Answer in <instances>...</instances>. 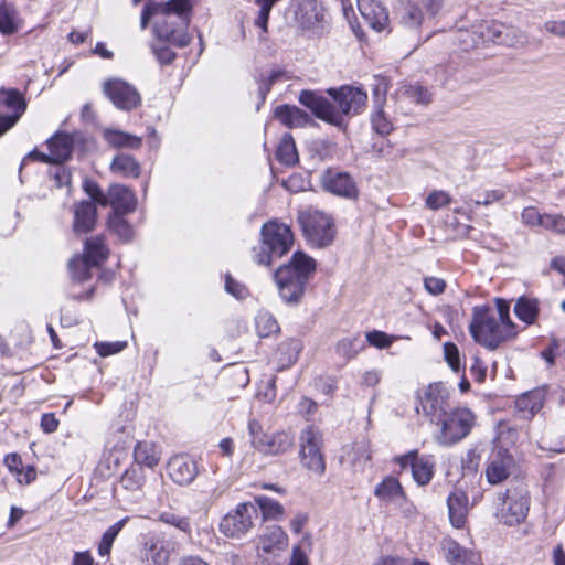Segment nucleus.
Here are the masks:
<instances>
[{
	"instance_id": "nucleus-23",
	"label": "nucleus",
	"mask_w": 565,
	"mask_h": 565,
	"mask_svg": "<svg viewBox=\"0 0 565 565\" xmlns=\"http://www.w3.org/2000/svg\"><path fill=\"white\" fill-rule=\"evenodd\" d=\"M441 548L446 561L450 565H478L480 561L478 553L461 546L451 539H445Z\"/></svg>"
},
{
	"instance_id": "nucleus-16",
	"label": "nucleus",
	"mask_w": 565,
	"mask_h": 565,
	"mask_svg": "<svg viewBox=\"0 0 565 565\" xmlns=\"http://www.w3.org/2000/svg\"><path fill=\"white\" fill-rule=\"evenodd\" d=\"M398 462L402 467L411 466L413 479L419 486H426L433 479L435 462L429 456H418L417 451H409L399 457Z\"/></svg>"
},
{
	"instance_id": "nucleus-36",
	"label": "nucleus",
	"mask_w": 565,
	"mask_h": 565,
	"mask_svg": "<svg viewBox=\"0 0 565 565\" xmlns=\"http://www.w3.org/2000/svg\"><path fill=\"white\" fill-rule=\"evenodd\" d=\"M539 305L536 298L522 296L514 305V313L522 322L533 324L539 316Z\"/></svg>"
},
{
	"instance_id": "nucleus-29",
	"label": "nucleus",
	"mask_w": 565,
	"mask_h": 565,
	"mask_svg": "<svg viewBox=\"0 0 565 565\" xmlns=\"http://www.w3.org/2000/svg\"><path fill=\"white\" fill-rule=\"evenodd\" d=\"M399 23L409 30L419 28L425 19V13L418 2H403L397 9Z\"/></svg>"
},
{
	"instance_id": "nucleus-18",
	"label": "nucleus",
	"mask_w": 565,
	"mask_h": 565,
	"mask_svg": "<svg viewBox=\"0 0 565 565\" xmlns=\"http://www.w3.org/2000/svg\"><path fill=\"white\" fill-rule=\"evenodd\" d=\"M295 437L291 433L281 430L262 435L255 440V449L264 455L277 456L294 447Z\"/></svg>"
},
{
	"instance_id": "nucleus-44",
	"label": "nucleus",
	"mask_w": 565,
	"mask_h": 565,
	"mask_svg": "<svg viewBox=\"0 0 565 565\" xmlns=\"http://www.w3.org/2000/svg\"><path fill=\"white\" fill-rule=\"evenodd\" d=\"M311 550V535L309 533H305L300 543L292 547L291 557L287 565H309L308 554Z\"/></svg>"
},
{
	"instance_id": "nucleus-60",
	"label": "nucleus",
	"mask_w": 565,
	"mask_h": 565,
	"mask_svg": "<svg viewBox=\"0 0 565 565\" xmlns=\"http://www.w3.org/2000/svg\"><path fill=\"white\" fill-rule=\"evenodd\" d=\"M495 305H497V311H498V317L497 320H500L502 321L503 324H509L511 328H513V330H515V324L511 321L510 317H509V311H510V305L508 301L503 300V299H495Z\"/></svg>"
},
{
	"instance_id": "nucleus-54",
	"label": "nucleus",
	"mask_w": 565,
	"mask_h": 565,
	"mask_svg": "<svg viewBox=\"0 0 565 565\" xmlns=\"http://www.w3.org/2000/svg\"><path fill=\"white\" fill-rule=\"evenodd\" d=\"M545 230L565 236V216L556 213H546Z\"/></svg>"
},
{
	"instance_id": "nucleus-14",
	"label": "nucleus",
	"mask_w": 565,
	"mask_h": 565,
	"mask_svg": "<svg viewBox=\"0 0 565 565\" xmlns=\"http://www.w3.org/2000/svg\"><path fill=\"white\" fill-rule=\"evenodd\" d=\"M513 466V457L507 449L494 445L488 455L484 475L490 484H499L510 476Z\"/></svg>"
},
{
	"instance_id": "nucleus-40",
	"label": "nucleus",
	"mask_w": 565,
	"mask_h": 565,
	"mask_svg": "<svg viewBox=\"0 0 565 565\" xmlns=\"http://www.w3.org/2000/svg\"><path fill=\"white\" fill-rule=\"evenodd\" d=\"M107 248L104 239L99 236L90 237L85 242L84 257L90 262L92 265L98 266L107 258Z\"/></svg>"
},
{
	"instance_id": "nucleus-57",
	"label": "nucleus",
	"mask_w": 565,
	"mask_h": 565,
	"mask_svg": "<svg viewBox=\"0 0 565 565\" xmlns=\"http://www.w3.org/2000/svg\"><path fill=\"white\" fill-rule=\"evenodd\" d=\"M444 355H445V359H446L448 365L454 371L460 370L459 350L454 343L447 342L444 344Z\"/></svg>"
},
{
	"instance_id": "nucleus-2",
	"label": "nucleus",
	"mask_w": 565,
	"mask_h": 565,
	"mask_svg": "<svg viewBox=\"0 0 565 565\" xmlns=\"http://www.w3.org/2000/svg\"><path fill=\"white\" fill-rule=\"evenodd\" d=\"M189 0H169L157 3V20L153 23L154 34L166 42L180 47L189 45L191 36L188 33L190 23Z\"/></svg>"
},
{
	"instance_id": "nucleus-7",
	"label": "nucleus",
	"mask_w": 565,
	"mask_h": 565,
	"mask_svg": "<svg viewBox=\"0 0 565 565\" xmlns=\"http://www.w3.org/2000/svg\"><path fill=\"white\" fill-rule=\"evenodd\" d=\"M476 423L473 413L459 407L449 413H445L437 422L440 426L437 436L438 443L444 446H450L467 437Z\"/></svg>"
},
{
	"instance_id": "nucleus-5",
	"label": "nucleus",
	"mask_w": 565,
	"mask_h": 565,
	"mask_svg": "<svg viewBox=\"0 0 565 565\" xmlns=\"http://www.w3.org/2000/svg\"><path fill=\"white\" fill-rule=\"evenodd\" d=\"M294 235L289 226L268 222L262 228V243L253 249V259L258 265L269 266L274 258H280L291 247Z\"/></svg>"
},
{
	"instance_id": "nucleus-32",
	"label": "nucleus",
	"mask_w": 565,
	"mask_h": 565,
	"mask_svg": "<svg viewBox=\"0 0 565 565\" xmlns=\"http://www.w3.org/2000/svg\"><path fill=\"white\" fill-rule=\"evenodd\" d=\"M354 471H362L371 460V449L366 441H356L343 457Z\"/></svg>"
},
{
	"instance_id": "nucleus-8",
	"label": "nucleus",
	"mask_w": 565,
	"mask_h": 565,
	"mask_svg": "<svg viewBox=\"0 0 565 565\" xmlns=\"http://www.w3.org/2000/svg\"><path fill=\"white\" fill-rule=\"evenodd\" d=\"M299 222L307 241L315 246L329 245L335 235L332 217L318 210H307L299 214Z\"/></svg>"
},
{
	"instance_id": "nucleus-24",
	"label": "nucleus",
	"mask_w": 565,
	"mask_h": 565,
	"mask_svg": "<svg viewBox=\"0 0 565 565\" xmlns=\"http://www.w3.org/2000/svg\"><path fill=\"white\" fill-rule=\"evenodd\" d=\"M135 194L125 185L114 184L110 186V206L113 215H125L136 209Z\"/></svg>"
},
{
	"instance_id": "nucleus-6",
	"label": "nucleus",
	"mask_w": 565,
	"mask_h": 565,
	"mask_svg": "<svg viewBox=\"0 0 565 565\" xmlns=\"http://www.w3.org/2000/svg\"><path fill=\"white\" fill-rule=\"evenodd\" d=\"M498 501L495 515L501 523L513 526L525 520L530 507L525 487L508 488L504 493L499 495Z\"/></svg>"
},
{
	"instance_id": "nucleus-46",
	"label": "nucleus",
	"mask_w": 565,
	"mask_h": 565,
	"mask_svg": "<svg viewBox=\"0 0 565 565\" xmlns=\"http://www.w3.org/2000/svg\"><path fill=\"white\" fill-rule=\"evenodd\" d=\"M127 521L128 518H124L106 530L98 545V554L100 556H107L110 553L114 541L116 540L117 535L122 530Z\"/></svg>"
},
{
	"instance_id": "nucleus-22",
	"label": "nucleus",
	"mask_w": 565,
	"mask_h": 565,
	"mask_svg": "<svg viewBox=\"0 0 565 565\" xmlns=\"http://www.w3.org/2000/svg\"><path fill=\"white\" fill-rule=\"evenodd\" d=\"M359 11L373 30L381 32L388 25L387 10L375 0H358Z\"/></svg>"
},
{
	"instance_id": "nucleus-43",
	"label": "nucleus",
	"mask_w": 565,
	"mask_h": 565,
	"mask_svg": "<svg viewBox=\"0 0 565 565\" xmlns=\"http://www.w3.org/2000/svg\"><path fill=\"white\" fill-rule=\"evenodd\" d=\"M255 503L259 507L264 520H280L285 514V508L266 495H256Z\"/></svg>"
},
{
	"instance_id": "nucleus-12",
	"label": "nucleus",
	"mask_w": 565,
	"mask_h": 565,
	"mask_svg": "<svg viewBox=\"0 0 565 565\" xmlns=\"http://www.w3.org/2000/svg\"><path fill=\"white\" fill-rule=\"evenodd\" d=\"M479 34L482 42H492L508 46L523 44L526 41L525 35L519 29L497 21L481 24L479 26Z\"/></svg>"
},
{
	"instance_id": "nucleus-20",
	"label": "nucleus",
	"mask_w": 565,
	"mask_h": 565,
	"mask_svg": "<svg viewBox=\"0 0 565 565\" xmlns=\"http://www.w3.org/2000/svg\"><path fill=\"white\" fill-rule=\"evenodd\" d=\"M173 552V542L152 536L145 543L146 565H168Z\"/></svg>"
},
{
	"instance_id": "nucleus-42",
	"label": "nucleus",
	"mask_w": 565,
	"mask_h": 565,
	"mask_svg": "<svg viewBox=\"0 0 565 565\" xmlns=\"http://www.w3.org/2000/svg\"><path fill=\"white\" fill-rule=\"evenodd\" d=\"M20 29V20L14 7L10 4L0 6V32L2 34H13Z\"/></svg>"
},
{
	"instance_id": "nucleus-50",
	"label": "nucleus",
	"mask_w": 565,
	"mask_h": 565,
	"mask_svg": "<svg viewBox=\"0 0 565 565\" xmlns=\"http://www.w3.org/2000/svg\"><path fill=\"white\" fill-rule=\"evenodd\" d=\"M371 124L379 135H388L393 130V122L379 105L371 115Z\"/></svg>"
},
{
	"instance_id": "nucleus-35",
	"label": "nucleus",
	"mask_w": 565,
	"mask_h": 565,
	"mask_svg": "<svg viewBox=\"0 0 565 565\" xmlns=\"http://www.w3.org/2000/svg\"><path fill=\"white\" fill-rule=\"evenodd\" d=\"M544 393L542 391H531L523 394L516 399L515 406L524 418L531 417L536 414L544 404Z\"/></svg>"
},
{
	"instance_id": "nucleus-28",
	"label": "nucleus",
	"mask_w": 565,
	"mask_h": 565,
	"mask_svg": "<svg viewBox=\"0 0 565 565\" xmlns=\"http://www.w3.org/2000/svg\"><path fill=\"white\" fill-rule=\"evenodd\" d=\"M47 148L52 163H61L70 158L73 139L66 134H56L47 141Z\"/></svg>"
},
{
	"instance_id": "nucleus-21",
	"label": "nucleus",
	"mask_w": 565,
	"mask_h": 565,
	"mask_svg": "<svg viewBox=\"0 0 565 565\" xmlns=\"http://www.w3.org/2000/svg\"><path fill=\"white\" fill-rule=\"evenodd\" d=\"M448 516L451 525L462 529L469 511L468 494L461 489L452 490L447 497Z\"/></svg>"
},
{
	"instance_id": "nucleus-26",
	"label": "nucleus",
	"mask_w": 565,
	"mask_h": 565,
	"mask_svg": "<svg viewBox=\"0 0 565 565\" xmlns=\"http://www.w3.org/2000/svg\"><path fill=\"white\" fill-rule=\"evenodd\" d=\"M374 495L385 503H397L405 501V492L399 481L394 477L384 478L375 488Z\"/></svg>"
},
{
	"instance_id": "nucleus-11",
	"label": "nucleus",
	"mask_w": 565,
	"mask_h": 565,
	"mask_svg": "<svg viewBox=\"0 0 565 565\" xmlns=\"http://www.w3.org/2000/svg\"><path fill=\"white\" fill-rule=\"evenodd\" d=\"M417 413H423L431 422L439 419L446 413L448 392L440 383L428 385L418 396Z\"/></svg>"
},
{
	"instance_id": "nucleus-15",
	"label": "nucleus",
	"mask_w": 565,
	"mask_h": 565,
	"mask_svg": "<svg viewBox=\"0 0 565 565\" xmlns=\"http://www.w3.org/2000/svg\"><path fill=\"white\" fill-rule=\"evenodd\" d=\"M322 188L341 198L354 200L359 196V189L353 178L342 171L328 169L321 175Z\"/></svg>"
},
{
	"instance_id": "nucleus-41",
	"label": "nucleus",
	"mask_w": 565,
	"mask_h": 565,
	"mask_svg": "<svg viewBox=\"0 0 565 565\" xmlns=\"http://www.w3.org/2000/svg\"><path fill=\"white\" fill-rule=\"evenodd\" d=\"M276 158L286 166L295 164L298 161V153L291 135L285 134L282 136L277 147Z\"/></svg>"
},
{
	"instance_id": "nucleus-27",
	"label": "nucleus",
	"mask_w": 565,
	"mask_h": 565,
	"mask_svg": "<svg viewBox=\"0 0 565 565\" xmlns=\"http://www.w3.org/2000/svg\"><path fill=\"white\" fill-rule=\"evenodd\" d=\"M275 117L288 128L305 127L311 121L310 116L296 106L281 105L275 109Z\"/></svg>"
},
{
	"instance_id": "nucleus-17",
	"label": "nucleus",
	"mask_w": 565,
	"mask_h": 565,
	"mask_svg": "<svg viewBox=\"0 0 565 565\" xmlns=\"http://www.w3.org/2000/svg\"><path fill=\"white\" fill-rule=\"evenodd\" d=\"M288 544L289 537L281 526H268L258 537L257 554L259 557L279 555L288 547Z\"/></svg>"
},
{
	"instance_id": "nucleus-47",
	"label": "nucleus",
	"mask_w": 565,
	"mask_h": 565,
	"mask_svg": "<svg viewBox=\"0 0 565 565\" xmlns=\"http://www.w3.org/2000/svg\"><path fill=\"white\" fill-rule=\"evenodd\" d=\"M96 267L92 265L87 258L75 256L68 263L70 273L72 278L76 281H84L90 278V268Z\"/></svg>"
},
{
	"instance_id": "nucleus-10",
	"label": "nucleus",
	"mask_w": 565,
	"mask_h": 565,
	"mask_svg": "<svg viewBox=\"0 0 565 565\" xmlns=\"http://www.w3.org/2000/svg\"><path fill=\"white\" fill-rule=\"evenodd\" d=\"M256 518L257 509L253 503H239L234 511L222 519L220 531L227 537L239 539L254 526Z\"/></svg>"
},
{
	"instance_id": "nucleus-55",
	"label": "nucleus",
	"mask_w": 565,
	"mask_h": 565,
	"mask_svg": "<svg viewBox=\"0 0 565 565\" xmlns=\"http://www.w3.org/2000/svg\"><path fill=\"white\" fill-rule=\"evenodd\" d=\"M127 345L126 341H115V342H96L95 349L100 356H108L111 354L119 353Z\"/></svg>"
},
{
	"instance_id": "nucleus-48",
	"label": "nucleus",
	"mask_w": 565,
	"mask_h": 565,
	"mask_svg": "<svg viewBox=\"0 0 565 565\" xmlns=\"http://www.w3.org/2000/svg\"><path fill=\"white\" fill-rule=\"evenodd\" d=\"M158 521L167 525L173 526L185 534L191 533L190 519L188 516L180 515L172 510L159 513Z\"/></svg>"
},
{
	"instance_id": "nucleus-38",
	"label": "nucleus",
	"mask_w": 565,
	"mask_h": 565,
	"mask_svg": "<svg viewBox=\"0 0 565 565\" xmlns=\"http://www.w3.org/2000/svg\"><path fill=\"white\" fill-rule=\"evenodd\" d=\"M135 460L137 463L153 468L160 460V451L158 447L148 441L138 443L134 451Z\"/></svg>"
},
{
	"instance_id": "nucleus-33",
	"label": "nucleus",
	"mask_w": 565,
	"mask_h": 565,
	"mask_svg": "<svg viewBox=\"0 0 565 565\" xmlns=\"http://www.w3.org/2000/svg\"><path fill=\"white\" fill-rule=\"evenodd\" d=\"M103 137L114 148L138 149L141 146L140 137L117 129H105Z\"/></svg>"
},
{
	"instance_id": "nucleus-53",
	"label": "nucleus",
	"mask_w": 565,
	"mask_h": 565,
	"mask_svg": "<svg viewBox=\"0 0 565 565\" xmlns=\"http://www.w3.org/2000/svg\"><path fill=\"white\" fill-rule=\"evenodd\" d=\"M276 1L277 0H255L256 4L259 7V13L255 20V24L259 26L264 32L267 31L269 13Z\"/></svg>"
},
{
	"instance_id": "nucleus-37",
	"label": "nucleus",
	"mask_w": 565,
	"mask_h": 565,
	"mask_svg": "<svg viewBox=\"0 0 565 565\" xmlns=\"http://www.w3.org/2000/svg\"><path fill=\"white\" fill-rule=\"evenodd\" d=\"M110 171L125 178H138L140 174V166L136 159L129 154H117L111 163Z\"/></svg>"
},
{
	"instance_id": "nucleus-34",
	"label": "nucleus",
	"mask_w": 565,
	"mask_h": 565,
	"mask_svg": "<svg viewBox=\"0 0 565 565\" xmlns=\"http://www.w3.org/2000/svg\"><path fill=\"white\" fill-rule=\"evenodd\" d=\"M364 348L365 343L360 333L340 339L334 347L337 354L345 362L355 358Z\"/></svg>"
},
{
	"instance_id": "nucleus-52",
	"label": "nucleus",
	"mask_w": 565,
	"mask_h": 565,
	"mask_svg": "<svg viewBox=\"0 0 565 565\" xmlns=\"http://www.w3.org/2000/svg\"><path fill=\"white\" fill-rule=\"evenodd\" d=\"M522 222L530 226H542L545 228L546 214H541L536 207L527 206L522 211Z\"/></svg>"
},
{
	"instance_id": "nucleus-30",
	"label": "nucleus",
	"mask_w": 565,
	"mask_h": 565,
	"mask_svg": "<svg viewBox=\"0 0 565 565\" xmlns=\"http://www.w3.org/2000/svg\"><path fill=\"white\" fill-rule=\"evenodd\" d=\"M297 20L305 26L311 28L323 20V9L316 0H301L296 10Z\"/></svg>"
},
{
	"instance_id": "nucleus-4",
	"label": "nucleus",
	"mask_w": 565,
	"mask_h": 565,
	"mask_svg": "<svg viewBox=\"0 0 565 565\" xmlns=\"http://www.w3.org/2000/svg\"><path fill=\"white\" fill-rule=\"evenodd\" d=\"M469 331L477 343L489 350H495L502 342L516 335L513 328L497 320L488 306L473 307Z\"/></svg>"
},
{
	"instance_id": "nucleus-25",
	"label": "nucleus",
	"mask_w": 565,
	"mask_h": 565,
	"mask_svg": "<svg viewBox=\"0 0 565 565\" xmlns=\"http://www.w3.org/2000/svg\"><path fill=\"white\" fill-rule=\"evenodd\" d=\"M96 206L93 202L83 201L74 210V231L77 234H86L93 231L96 223Z\"/></svg>"
},
{
	"instance_id": "nucleus-49",
	"label": "nucleus",
	"mask_w": 565,
	"mask_h": 565,
	"mask_svg": "<svg viewBox=\"0 0 565 565\" xmlns=\"http://www.w3.org/2000/svg\"><path fill=\"white\" fill-rule=\"evenodd\" d=\"M145 482V475L141 468H130L120 478V486L129 491L140 490Z\"/></svg>"
},
{
	"instance_id": "nucleus-3",
	"label": "nucleus",
	"mask_w": 565,
	"mask_h": 565,
	"mask_svg": "<svg viewBox=\"0 0 565 565\" xmlns=\"http://www.w3.org/2000/svg\"><path fill=\"white\" fill-rule=\"evenodd\" d=\"M316 269V262L302 252H296L290 262L275 273L280 297L287 303H297Z\"/></svg>"
},
{
	"instance_id": "nucleus-51",
	"label": "nucleus",
	"mask_w": 565,
	"mask_h": 565,
	"mask_svg": "<svg viewBox=\"0 0 565 565\" xmlns=\"http://www.w3.org/2000/svg\"><path fill=\"white\" fill-rule=\"evenodd\" d=\"M108 226L120 239L129 241L132 238V227L122 218V215H111L108 218Z\"/></svg>"
},
{
	"instance_id": "nucleus-63",
	"label": "nucleus",
	"mask_w": 565,
	"mask_h": 565,
	"mask_svg": "<svg viewBox=\"0 0 565 565\" xmlns=\"http://www.w3.org/2000/svg\"><path fill=\"white\" fill-rule=\"evenodd\" d=\"M53 178L55 180V185L57 188L71 185V172L64 167H57L53 173Z\"/></svg>"
},
{
	"instance_id": "nucleus-45",
	"label": "nucleus",
	"mask_w": 565,
	"mask_h": 565,
	"mask_svg": "<svg viewBox=\"0 0 565 565\" xmlns=\"http://www.w3.org/2000/svg\"><path fill=\"white\" fill-rule=\"evenodd\" d=\"M255 328L258 337L266 338L279 331L276 319L268 311H259L255 317Z\"/></svg>"
},
{
	"instance_id": "nucleus-31",
	"label": "nucleus",
	"mask_w": 565,
	"mask_h": 565,
	"mask_svg": "<svg viewBox=\"0 0 565 565\" xmlns=\"http://www.w3.org/2000/svg\"><path fill=\"white\" fill-rule=\"evenodd\" d=\"M399 102H408L418 105H428L431 102V93L419 84L402 85L396 92Z\"/></svg>"
},
{
	"instance_id": "nucleus-64",
	"label": "nucleus",
	"mask_w": 565,
	"mask_h": 565,
	"mask_svg": "<svg viewBox=\"0 0 565 565\" xmlns=\"http://www.w3.org/2000/svg\"><path fill=\"white\" fill-rule=\"evenodd\" d=\"M36 479V469L34 466L29 465L21 468L17 475V480L20 484H30Z\"/></svg>"
},
{
	"instance_id": "nucleus-58",
	"label": "nucleus",
	"mask_w": 565,
	"mask_h": 565,
	"mask_svg": "<svg viewBox=\"0 0 565 565\" xmlns=\"http://www.w3.org/2000/svg\"><path fill=\"white\" fill-rule=\"evenodd\" d=\"M365 338L371 345L380 349L388 348L392 344V339L382 331L374 330L367 332Z\"/></svg>"
},
{
	"instance_id": "nucleus-62",
	"label": "nucleus",
	"mask_w": 565,
	"mask_h": 565,
	"mask_svg": "<svg viewBox=\"0 0 565 565\" xmlns=\"http://www.w3.org/2000/svg\"><path fill=\"white\" fill-rule=\"evenodd\" d=\"M152 50L161 64H170L175 58V53L166 45L153 46Z\"/></svg>"
},
{
	"instance_id": "nucleus-61",
	"label": "nucleus",
	"mask_w": 565,
	"mask_h": 565,
	"mask_svg": "<svg viewBox=\"0 0 565 565\" xmlns=\"http://www.w3.org/2000/svg\"><path fill=\"white\" fill-rule=\"evenodd\" d=\"M282 75H284V73L281 71H273L266 78L262 79V82L259 83L258 89H259V95L263 100L265 99L267 93L270 90L271 85L276 81H278Z\"/></svg>"
},
{
	"instance_id": "nucleus-9",
	"label": "nucleus",
	"mask_w": 565,
	"mask_h": 565,
	"mask_svg": "<svg viewBox=\"0 0 565 565\" xmlns=\"http://www.w3.org/2000/svg\"><path fill=\"white\" fill-rule=\"evenodd\" d=\"M300 461L302 466L317 476L326 471V462L321 451L322 436L313 426L306 427L300 436Z\"/></svg>"
},
{
	"instance_id": "nucleus-39",
	"label": "nucleus",
	"mask_w": 565,
	"mask_h": 565,
	"mask_svg": "<svg viewBox=\"0 0 565 565\" xmlns=\"http://www.w3.org/2000/svg\"><path fill=\"white\" fill-rule=\"evenodd\" d=\"M0 106L12 111L11 115L21 117L25 111L26 105L24 98L17 89H0Z\"/></svg>"
},
{
	"instance_id": "nucleus-19",
	"label": "nucleus",
	"mask_w": 565,
	"mask_h": 565,
	"mask_svg": "<svg viewBox=\"0 0 565 565\" xmlns=\"http://www.w3.org/2000/svg\"><path fill=\"white\" fill-rule=\"evenodd\" d=\"M196 462L189 456L179 455L170 459L168 473L174 483L180 486L190 484L198 476Z\"/></svg>"
},
{
	"instance_id": "nucleus-56",
	"label": "nucleus",
	"mask_w": 565,
	"mask_h": 565,
	"mask_svg": "<svg viewBox=\"0 0 565 565\" xmlns=\"http://www.w3.org/2000/svg\"><path fill=\"white\" fill-rule=\"evenodd\" d=\"M450 203V195L445 191H433L426 199V206L430 210H438Z\"/></svg>"
},
{
	"instance_id": "nucleus-59",
	"label": "nucleus",
	"mask_w": 565,
	"mask_h": 565,
	"mask_svg": "<svg viewBox=\"0 0 565 565\" xmlns=\"http://www.w3.org/2000/svg\"><path fill=\"white\" fill-rule=\"evenodd\" d=\"M424 287L428 294L438 296L445 291L446 282L443 278L431 276L424 279Z\"/></svg>"
},
{
	"instance_id": "nucleus-1",
	"label": "nucleus",
	"mask_w": 565,
	"mask_h": 565,
	"mask_svg": "<svg viewBox=\"0 0 565 565\" xmlns=\"http://www.w3.org/2000/svg\"><path fill=\"white\" fill-rule=\"evenodd\" d=\"M328 93L333 102L311 90H302L299 102L309 108L317 118L338 127L343 124L344 116L358 115L366 105L367 95L358 87L330 88Z\"/></svg>"
},
{
	"instance_id": "nucleus-13",
	"label": "nucleus",
	"mask_w": 565,
	"mask_h": 565,
	"mask_svg": "<svg viewBox=\"0 0 565 565\" xmlns=\"http://www.w3.org/2000/svg\"><path fill=\"white\" fill-rule=\"evenodd\" d=\"M104 93L122 110H131L140 105L141 97L137 89L127 82L118 78L109 79L103 85Z\"/></svg>"
}]
</instances>
